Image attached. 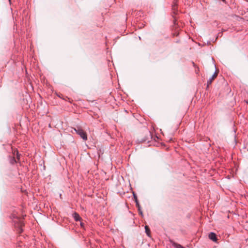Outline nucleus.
Masks as SVG:
<instances>
[{"label":"nucleus","mask_w":248,"mask_h":248,"mask_svg":"<svg viewBox=\"0 0 248 248\" xmlns=\"http://www.w3.org/2000/svg\"><path fill=\"white\" fill-rule=\"evenodd\" d=\"M174 246L176 248H184L181 245L178 244H175Z\"/></svg>","instance_id":"9"},{"label":"nucleus","mask_w":248,"mask_h":248,"mask_svg":"<svg viewBox=\"0 0 248 248\" xmlns=\"http://www.w3.org/2000/svg\"><path fill=\"white\" fill-rule=\"evenodd\" d=\"M16 151H17L16 149L13 150V153L14 155H16Z\"/></svg>","instance_id":"11"},{"label":"nucleus","mask_w":248,"mask_h":248,"mask_svg":"<svg viewBox=\"0 0 248 248\" xmlns=\"http://www.w3.org/2000/svg\"><path fill=\"white\" fill-rule=\"evenodd\" d=\"M73 217L74 218V219L75 220V221H80V219H81V217H80L79 216V214H78L76 212H75L73 214Z\"/></svg>","instance_id":"5"},{"label":"nucleus","mask_w":248,"mask_h":248,"mask_svg":"<svg viewBox=\"0 0 248 248\" xmlns=\"http://www.w3.org/2000/svg\"><path fill=\"white\" fill-rule=\"evenodd\" d=\"M217 74H218V73L217 72H215L214 74L213 75V76H212V77H211L207 81V87L208 88L209 85L210 84H211L213 80L217 77Z\"/></svg>","instance_id":"3"},{"label":"nucleus","mask_w":248,"mask_h":248,"mask_svg":"<svg viewBox=\"0 0 248 248\" xmlns=\"http://www.w3.org/2000/svg\"><path fill=\"white\" fill-rule=\"evenodd\" d=\"M80 225H81V226L82 227L83 226V223L81 222Z\"/></svg>","instance_id":"14"},{"label":"nucleus","mask_w":248,"mask_h":248,"mask_svg":"<svg viewBox=\"0 0 248 248\" xmlns=\"http://www.w3.org/2000/svg\"><path fill=\"white\" fill-rule=\"evenodd\" d=\"M247 103L248 104V102L247 101Z\"/></svg>","instance_id":"15"},{"label":"nucleus","mask_w":248,"mask_h":248,"mask_svg":"<svg viewBox=\"0 0 248 248\" xmlns=\"http://www.w3.org/2000/svg\"><path fill=\"white\" fill-rule=\"evenodd\" d=\"M74 130L76 132V133L79 135L80 137L84 140H87V136L86 132L82 129L80 127H78L77 128H74Z\"/></svg>","instance_id":"2"},{"label":"nucleus","mask_w":248,"mask_h":248,"mask_svg":"<svg viewBox=\"0 0 248 248\" xmlns=\"http://www.w3.org/2000/svg\"><path fill=\"white\" fill-rule=\"evenodd\" d=\"M208 236H209V239H211V240H212L213 241L217 242V238L216 234L214 232H210Z\"/></svg>","instance_id":"4"},{"label":"nucleus","mask_w":248,"mask_h":248,"mask_svg":"<svg viewBox=\"0 0 248 248\" xmlns=\"http://www.w3.org/2000/svg\"><path fill=\"white\" fill-rule=\"evenodd\" d=\"M145 232L148 236L150 235V229L147 226L145 227Z\"/></svg>","instance_id":"8"},{"label":"nucleus","mask_w":248,"mask_h":248,"mask_svg":"<svg viewBox=\"0 0 248 248\" xmlns=\"http://www.w3.org/2000/svg\"><path fill=\"white\" fill-rule=\"evenodd\" d=\"M16 157L18 159V160H19V157H20V154H19V152L18 151H16Z\"/></svg>","instance_id":"10"},{"label":"nucleus","mask_w":248,"mask_h":248,"mask_svg":"<svg viewBox=\"0 0 248 248\" xmlns=\"http://www.w3.org/2000/svg\"><path fill=\"white\" fill-rule=\"evenodd\" d=\"M10 162L11 164H14L16 162L15 157H11L10 159Z\"/></svg>","instance_id":"7"},{"label":"nucleus","mask_w":248,"mask_h":248,"mask_svg":"<svg viewBox=\"0 0 248 248\" xmlns=\"http://www.w3.org/2000/svg\"><path fill=\"white\" fill-rule=\"evenodd\" d=\"M140 210H139V211H140V214L141 216H142V212H141V211H140Z\"/></svg>","instance_id":"13"},{"label":"nucleus","mask_w":248,"mask_h":248,"mask_svg":"<svg viewBox=\"0 0 248 248\" xmlns=\"http://www.w3.org/2000/svg\"><path fill=\"white\" fill-rule=\"evenodd\" d=\"M133 196H134V199H135V201L136 203V206L138 208L139 210H140V204H139V203L138 202L137 197L136 196V195L135 194H133Z\"/></svg>","instance_id":"6"},{"label":"nucleus","mask_w":248,"mask_h":248,"mask_svg":"<svg viewBox=\"0 0 248 248\" xmlns=\"http://www.w3.org/2000/svg\"><path fill=\"white\" fill-rule=\"evenodd\" d=\"M199 72V68L198 67L197 69L195 70V72L198 74V72Z\"/></svg>","instance_id":"12"},{"label":"nucleus","mask_w":248,"mask_h":248,"mask_svg":"<svg viewBox=\"0 0 248 248\" xmlns=\"http://www.w3.org/2000/svg\"><path fill=\"white\" fill-rule=\"evenodd\" d=\"M14 222L15 226L16 228L18 229V231L19 233H21L23 232L22 227L24 225V223L22 219H19L17 217H14Z\"/></svg>","instance_id":"1"}]
</instances>
